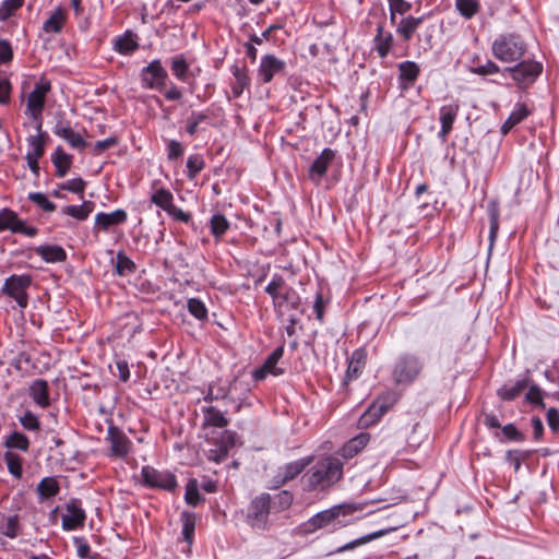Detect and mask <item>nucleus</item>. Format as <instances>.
Segmentation results:
<instances>
[{"mask_svg": "<svg viewBox=\"0 0 559 559\" xmlns=\"http://www.w3.org/2000/svg\"><path fill=\"white\" fill-rule=\"evenodd\" d=\"M342 475L343 463L337 457H324L304 474V489L307 491L325 490L336 484Z\"/></svg>", "mask_w": 559, "mask_h": 559, "instance_id": "nucleus-1", "label": "nucleus"}, {"mask_svg": "<svg viewBox=\"0 0 559 559\" xmlns=\"http://www.w3.org/2000/svg\"><path fill=\"white\" fill-rule=\"evenodd\" d=\"M29 390L31 396L37 405L41 407L49 405L48 384L45 380L39 379L34 381Z\"/></svg>", "mask_w": 559, "mask_h": 559, "instance_id": "nucleus-26", "label": "nucleus"}, {"mask_svg": "<svg viewBox=\"0 0 559 559\" xmlns=\"http://www.w3.org/2000/svg\"><path fill=\"white\" fill-rule=\"evenodd\" d=\"M22 426L27 430H38L39 420L32 412H26L20 419Z\"/></svg>", "mask_w": 559, "mask_h": 559, "instance_id": "nucleus-59", "label": "nucleus"}, {"mask_svg": "<svg viewBox=\"0 0 559 559\" xmlns=\"http://www.w3.org/2000/svg\"><path fill=\"white\" fill-rule=\"evenodd\" d=\"M127 221V212L116 210L111 213H98L95 216V227L102 230L108 229L110 226L122 224Z\"/></svg>", "mask_w": 559, "mask_h": 559, "instance_id": "nucleus-20", "label": "nucleus"}, {"mask_svg": "<svg viewBox=\"0 0 559 559\" xmlns=\"http://www.w3.org/2000/svg\"><path fill=\"white\" fill-rule=\"evenodd\" d=\"M284 355V347H276L265 359L264 364L253 372L255 380H263L269 374L277 377L284 372V369L278 365L280 360Z\"/></svg>", "mask_w": 559, "mask_h": 559, "instance_id": "nucleus-14", "label": "nucleus"}, {"mask_svg": "<svg viewBox=\"0 0 559 559\" xmlns=\"http://www.w3.org/2000/svg\"><path fill=\"white\" fill-rule=\"evenodd\" d=\"M210 226H211V233L216 238H219L229 228V223H228L227 218L224 215L215 214V215L212 216V218L210 221Z\"/></svg>", "mask_w": 559, "mask_h": 559, "instance_id": "nucleus-47", "label": "nucleus"}, {"mask_svg": "<svg viewBox=\"0 0 559 559\" xmlns=\"http://www.w3.org/2000/svg\"><path fill=\"white\" fill-rule=\"evenodd\" d=\"M492 55L503 61L512 62L519 60L526 51V45L519 35L506 34L499 36L492 43Z\"/></svg>", "mask_w": 559, "mask_h": 559, "instance_id": "nucleus-3", "label": "nucleus"}, {"mask_svg": "<svg viewBox=\"0 0 559 559\" xmlns=\"http://www.w3.org/2000/svg\"><path fill=\"white\" fill-rule=\"evenodd\" d=\"M53 133L67 141L73 148L84 150L87 146V142L70 126L57 123Z\"/></svg>", "mask_w": 559, "mask_h": 559, "instance_id": "nucleus-19", "label": "nucleus"}, {"mask_svg": "<svg viewBox=\"0 0 559 559\" xmlns=\"http://www.w3.org/2000/svg\"><path fill=\"white\" fill-rule=\"evenodd\" d=\"M36 253L49 263L63 262L67 259L66 251L59 246H40L36 248Z\"/></svg>", "mask_w": 559, "mask_h": 559, "instance_id": "nucleus-24", "label": "nucleus"}, {"mask_svg": "<svg viewBox=\"0 0 559 559\" xmlns=\"http://www.w3.org/2000/svg\"><path fill=\"white\" fill-rule=\"evenodd\" d=\"M116 270L119 275H123L135 270L134 262L128 258L122 251L117 253Z\"/></svg>", "mask_w": 559, "mask_h": 559, "instance_id": "nucleus-51", "label": "nucleus"}, {"mask_svg": "<svg viewBox=\"0 0 559 559\" xmlns=\"http://www.w3.org/2000/svg\"><path fill=\"white\" fill-rule=\"evenodd\" d=\"M19 519L16 515L9 516L3 528L2 534L10 538H14L17 535Z\"/></svg>", "mask_w": 559, "mask_h": 559, "instance_id": "nucleus-58", "label": "nucleus"}, {"mask_svg": "<svg viewBox=\"0 0 559 559\" xmlns=\"http://www.w3.org/2000/svg\"><path fill=\"white\" fill-rule=\"evenodd\" d=\"M527 386L526 380H520L512 386H503L498 391V395L506 401H512L518 397Z\"/></svg>", "mask_w": 559, "mask_h": 559, "instance_id": "nucleus-43", "label": "nucleus"}, {"mask_svg": "<svg viewBox=\"0 0 559 559\" xmlns=\"http://www.w3.org/2000/svg\"><path fill=\"white\" fill-rule=\"evenodd\" d=\"M107 440L110 443L111 455L124 459L130 453L132 442L119 428L109 426Z\"/></svg>", "mask_w": 559, "mask_h": 559, "instance_id": "nucleus-13", "label": "nucleus"}, {"mask_svg": "<svg viewBox=\"0 0 559 559\" xmlns=\"http://www.w3.org/2000/svg\"><path fill=\"white\" fill-rule=\"evenodd\" d=\"M488 212H489V217H490L489 238H490V247H491L495 241V238L498 234V229H499V209L496 205V203L490 204Z\"/></svg>", "mask_w": 559, "mask_h": 559, "instance_id": "nucleus-50", "label": "nucleus"}, {"mask_svg": "<svg viewBox=\"0 0 559 559\" xmlns=\"http://www.w3.org/2000/svg\"><path fill=\"white\" fill-rule=\"evenodd\" d=\"M284 288V280L282 277L273 278L269 285L265 287V292L273 298L274 304L284 293L282 292Z\"/></svg>", "mask_w": 559, "mask_h": 559, "instance_id": "nucleus-56", "label": "nucleus"}, {"mask_svg": "<svg viewBox=\"0 0 559 559\" xmlns=\"http://www.w3.org/2000/svg\"><path fill=\"white\" fill-rule=\"evenodd\" d=\"M141 476L143 484L150 488H158L167 491H174L177 488L176 477L168 471H158L147 465L142 467Z\"/></svg>", "mask_w": 559, "mask_h": 559, "instance_id": "nucleus-4", "label": "nucleus"}, {"mask_svg": "<svg viewBox=\"0 0 559 559\" xmlns=\"http://www.w3.org/2000/svg\"><path fill=\"white\" fill-rule=\"evenodd\" d=\"M271 497L263 493L252 500L248 512V522L254 528H265L270 514Z\"/></svg>", "mask_w": 559, "mask_h": 559, "instance_id": "nucleus-7", "label": "nucleus"}, {"mask_svg": "<svg viewBox=\"0 0 559 559\" xmlns=\"http://www.w3.org/2000/svg\"><path fill=\"white\" fill-rule=\"evenodd\" d=\"M204 414V426L224 428L228 425V419L224 416V414L213 407L209 406L203 409Z\"/></svg>", "mask_w": 559, "mask_h": 559, "instance_id": "nucleus-30", "label": "nucleus"}, {"mask_svg": "<svg viewBox=\"0 0 559 559\" xmlns=\"http://www.w3.org/2000/svg\"><path fill=\"white\" fill-rule=\"evenodd\" d=\"M59 484L53 477L43 478L37 486V492L43 499H48L56 496L59 492Z\"/></svg>", "mask_w": 559, "mask_h": 559, "instance_id": "nucleus-35", "label": "nucleus"}, {"mask_svg": "<svg viewBox=\"0 0 559 559\" xmlns=\"http://www.w3.org/2000/svg\"><path fill=\"white\" fill-rule=\"evenodd\" d=\"M393 36L391 33H384L383 25H378L374 38V47L381 58H384L392 46Z\"/></svg>", "mask_w": 559, "mask_h": 559, "instance_id": "nucleus-29", "label": "nucleus"}, {"mask_svg": "<svg viewBox=\"0 0 559 559\" xmlns=\"http://www.w3.org/2000/svg\"><path fill=\"white\" fill-rule=\"evenodd\" d=\"M117 144V139L115 136L107 138L102 141H97L94 144L93 151L96 155L102 154L104 151L115 146Z\"/></svg>", "mask_w": 559, "mask_h": 559, "instance_id": "nucleus-62", "label": "nucleus"}, {"mask_svg": "<svg viewBox=\"0 0 559 559\" xmlns=\"http://www.w3.org/2000/svg\"><path fill=\"white\" fill-rule=\"evenodd\" d=\"M365 365H366V354L360 349L355 350L352 354V357H350V360L348 364L346 379L352 380V379L357 378L362 372Z\"/></svg>", "mask_w": 559, "mask_h": 559, "instance_id": "nucleus-27", "label": "nucleus"}, {"mask_svg": "<svg viewBox=\"0 0 559 559\" xmlns=\"http://www.w3.org/2000/svg\"><path fill=\"white\" fill-rule=\"evenodd\" d=\"M390 4V19L392 22L395 20V14L407 13L412 9V4L404 0H389Z\"/></svg>", "mask_w": 559, "mask_h": 559, "instance_id": "nucleus-55", "label": "nucleus"}, {"mask_svg": "<svg viewBox=\"0 0 559 559\" xmlns=\"http://www.w3.org/2000/svg\"><path fill=\"white\" fill-rule=\"evenodd\" d=\"M185 500L188 504L197 506L201 501L197 479L192 478L186 485Z\"/></svg>", "mask_w": 559, "mask_h": 559, "instance_id": "nucleus-48", "label": "nucleus"}, {"mask_svg": "<svg viewBox=\"0 0 559 559\" xmlns=\"http://www.w3.org/2000/svg\"><path fill=\"white\" fill-rule=\"evenodd\" d=\"M183 154V147L180 142L171 140L168 143V159H176Z\"/></svg>", "mask_w": 559, "mask_h": 559, "instance_id": "nucleus-64", "label": "nucleus"}, {"mask_svg": "<svg viewBox=\"0 0 559 559\" xmlns=\"http://www.w3.org/2000/svg\"><path fill=\"white\" fill-rule=\"evenodd\" d=\"M394 399L388 394L374 401L368 409L359 417L358 426L360 428H368L376 424L393 405Z\"/></svg>", "mask_w": 559, "mask_h": 559, "instance_id": "nucleus-8", "label": "nucleus"}, {"mask_svg": "<svg viewBox=\"0 0 559 559\" xmlns=\"http://www.w3.org/2000/svg\"><path fill=\"white\" fill-rule=\"evenodd\" d=\"M511 73L512 79L520 87H526L532 84L543 71V66L539 62L525 60L514 67L506 69Z\"/></svg>", "mask_w": 559, "mask_h": 559, "instance_id": "nucleus-5", "label": "nucleus"}, {"mask_svg": "<svg viewBox=\"0 0 559 559\" xmlns=\"http://www.w3.org/2000/svg\"><path fill=\"white\" fill-rule=\"evenodd\" d=\"M151 202L167 212L174 205V195L169 190L159 188L151 195Z\"/></svg>", "mask_w": 559, "mask_h": 559, "instance_id": "nucleus-34", "label": "nucleus"}, {"mask_svg": "<svg viewBox=\"0 0 559 559\" xmlns=\"http://www.w3.org/2000/svg\"><path fill=\"white\" fill-rule=\"evenodd\" d=\"M188 310L189 312L199 320H204L207 318V309L205 305L198 298H190L188 300Z\"/></svg>", "mask_w": 559, "mask_h": 559, "instance_id": "nucleus-49", "label": "nucleus"}, {"mask_svg": "<svg viewBox=\"0 0 559 559\" xmlns=\"http://www.w3.org/2000/svg\"><path fill=\"white\" fill-rule=\"evenodd\" d=\"M188 63L183 58H175L171 62V71L179 80H185L188 72Z\"/></svg>", "mask_w": 559, "mask_h": 559, "instance_id": "nucleus-57", "label": "nucleus"}, {"mask_svg": "<svg viewBox=\"0 0 559 559\" xmlns=\"http://www.w3.org/2000/svg\"><path fill=\"white\" fill-rule=\"evenodd\" d=\"M52 163L56 167V175L58 177H64L72 165V157L59 146L55 151Z\"/></svg>", "mask_w": 559, "mask_h": 559, "instance_id": "nucleus-28", "label": "nucleus"}, {"mask_svg": "<svg viewBox=\"0 0 559 559\" xmlns=\"http://www.w3.org/2000/svg\"><path fill=\"white\" fill-rule=\"evenodd\" d=\"M472 71L479 75H488L499 72V67L493 61L488 60L485 64L473 68Z\"/></svg>", "mask_w": 559, "mask_h": 559, "instance_id": "nucleus-61", "label": "nucleus"}, {"mask_svg": "<svg viewBox=\"0 0 559 559\" xmlns=\"http://www.w3.org/2000/svg\"><path fill=\"white\" fill-rule=\"evenodd\" d=\"M459 105H445L440 109V122H441V131L440 138L445 141L448 134L451 132L454 120L459 112Z\"/></svg>", "mask_w": 559, "mask_h": 559, "instance_id": "nucleus-21", "label": "nucleus"}, {"mask_svg": "<svg viewBox=\"0 0 559 559\" xmlns=\"http://www.w3.org/2000/svg\"><path fill=\"white\" fill-rule=\"evenodd\" d=\"M167 78L166 70L157 59L148 63L141 72L143 85L152 90H162L166 84Z\"/></svg>", "mask_w": 559, "mask_h": 559, "instance_id": "nucleus-11", "label": "nucleus"}, {"mask_svg": "<svg viewBox=\"0 0 559 559\" xmlns=\"http://www.w3.org/2000/svg\"><path fill=\"white\" fill-rule=\"evenodd\" d=\"M182 519V535L188 544L192 543L194 530H195V515L192 513L183 512Z\"/></svg>", "mask_w": 559, "mask_h": 559, "instance_id": "nucleus-46", "label": "nucleus"}, {"mask_svg": "<svg viewBox=\"0 0 559 559\" xmlns=\"http://www.w3.org/2000/svg\"><path fill=\"white\" fill-rule=\"evenodd\" d=\"M236 433L229 430H226L222 435L221 445L218 449V454L214 456L215 461H221L225 459L228 454V450L235 445Z\"/></svg>", "mask_w": 559, "mask_h": 559, "instance_id": "nucleus-44", "label": "nucleus"}, {"mask_svg": "<svg viewBox=\"0 0 559 559\" xmlns=\"http://www.w3.org/2000/svg\"><path fill=\"white\" fill-rule=\"evenodd\" d=\"M393 530H395V527H392V528H389V530H381V531L368 534L366 536H362L360 538H357V539H355L353 542H349V543L345 544L344 546L340 547L337 551L338 552H343V551H346V550H352L355 547L364 545V544H366V543H368L370 540H373L376 538H379V537L388 534L389 532H391Z\"/></svg>", "mask_w": 559, "mask_h": 559, "instance_id": "nucleus-39", "label": "nucleus"}, {"mask_svg": "<svg viewBox=\"0 0 559 559\" xmlns=\"http://www.w3.org/2000/svg\"><path fill=\"white\" fill-rule=\"evenodd\" d=\"M456 10L465 19L473 17L479 10L478 0H455Z\"/></svg>", "mask_w": 559, "mask_h": 559, "instance_id": "nucleus-40", "label": "nucleus"}, {"mask_svg": "<svg viewBox=\"0 0 559 559\" xmlns=\"http://www.w3.org/2000/svg\"><path fill=\"white\" fill-rule=\"evenodd\" d=\"M313 461V456H306L295 462H290L280 468L274 477L275 487L278 488L286 483L296 478L304 469L309 466Z\"/></svg>", "mask_w": 559, "mask_h": 559, "instance_id": "nucleus-12", "label": "nucleus"}, {"mask_svg": "<svg viewBox=\"0 0 559 559\" xmlns=\"http://www.w3.org/2000/svg\"><path fill=\"white\" fill-rule=\"evenodd\" d=\"M285 68V62L273 55H265L261 59L259 68V75L264 83L272 81L273 76L282 72Z\"/></svg>", "mask_w": 559, "mask_h": 559, "instance_id": "nucleus-17", "label": "nucleus"}, {"mask_svg": "<svg viewBox=\"0 0 559 559\" xmlns=\"http://www.w3.org/2000/svg\"><path fill=\"white\" fill-rule=\"evenodd\" d=\"M233 74L235 82L231 85V91L234 97H239L242 94L245 87L249 85V78L246 71L238 68L237 66L233 68Z\"/></svg>", "mask_w": 559, "mask_h": 559, "instance_id": "nucleus-37", "label": "nucleus"}, {"mask_svg": "<svg viewBox=\"0 0 559 559\" xmlns=\"http://www.w3.org/2000/svg\"><path fill=\"white\" fill-rule=\"evenodd\" d=\"M138 43L133 38L131 33H126L123 36L119 37L115 41V48L120 53H130L133 52L138 48Z\"/></svg>", "mask_w": 559, "mask_h": 559, "instance_id": "nucleus-41", "label": "nucleus"}, {"mask_svg": "<svg viewBox=\"0 0 559 559\" xmlns=\"http://www.w3.org/2000/svg\"><path fill=\"white\" fill-rule=\"evenodd\" d=\"M4 462L7 464V467L9 472L16 478H20L22 476V459L20 455L13 453V452H5L4 454Z\"/></svg>", "mask_w": 559, "mask_h": 559, "instance_id": "nucleus-45", "label": "nucleus"}, {"mask_svg": "<svg viewBox=\"0 0 559 559\" xmlns=\"http://www.w3.org/2000/svg\"><path fill=\"white\" fill-rule=\"evenodd\" d=\"M24 0H5L0 5V20H8L19 8L23 5Z\"/></svg>", "mask_w": 559, "mask_h": 559, "instance_id": "nucleus-53", "label": "nucleus"}, {"mask_svg": "<svg viewBox=\"0 0 559 559\" xmlns=\"http://www.w3.org/2000/svg\"><path fill=\"white\" fill-rule=\"evenodd\" d=\"M85 181L82 178H73L62 185V189L74 192L83 193Z\"/></svg>", "mask_w": 559, "mask_h": 559, "instance_id": "nucleus-60", "label": "nucleus"}, {"mask_svg": "<svg viewBox=\"0 0 559 559\" xmlns=\"http://www.w3.org/2000/svg\"><path fill=\"white\" fill-rule=\"evenodd\" d=\"M420 360L412 355H406L401 358L394 368V378L399 383L412 382L421 370Z\"/></svg>", "mask_w": 559, "mask_h": 559, "instance_id": "nucleus-10", "label": "nucleus"}, {"mask_svg": "<svg viewBox=\"0 0 559 559\" xmlns=\"http://www.w3.org/2000/svg\"><path fill=\"white\" fill-rule=\"evenodd\" d=\"M3 230H10L28 237H33L37 234L35 227L27 226L24 221L19 218L15 212L9 209H2L0 211V231Z\"/></svg>", "mask_w": 559, "mask_h": 559, "instance_id": "nucleus-9", "label": "nucleus"}, {"mask_svg": "<svg viewBox=\"0 0 559 559\" xmlns=\"http://www.w3.org/2000/svg\"><path fill=\"white\" fill-rule=\"evenodd\" d=\"M421 22L423 17H415L408 15L407 17L402 19L396 31L404 38L405 41H408L413 37L415 31L418 28Z\"/></svg>", "mask_w": 559, "mask_h": 559, "instance_id": "nucleus-32", "label": "nucleus"}, {"mask_svg": "<svg viewBox=\"0 0 559 559\" xmlns=\"http://www.w3.org/2000/svg\"><path fill=\"white\" fill-rule=\"evenodd\" d=\"M28 199L45 212H53L56 210V205L41 192L29 193Z\"/></svg>", "mask_w": 559, "mask_h": 559, "instance_id": "nucleus-54", "label": "nucleus"}, {"mask_svg": "<svg viewBox=\"0 0 559 559\" xmlns=\"http://www.w3.org/2000/svg\"><path fill=\"white\" fill-rule=\"evenodd\" d=\"M334 158L335 152L331 148H324L310 166L309 178L318 183L325 176Z\"/></svg>", "mask_w": 559, "mask_h": 559, "instance_id": "nucleus-16", "label": "nucleus"}, {"mask_svg": "<svg viewBox=\"0 0 559 559\" xmlns=\"http://www.w3.org/2000/svg\"><path fill=\"white\" fill-rule=\"evenodd\" d=\"M85 512L76 502H70L62 515V527L67 531L75 530L84 524Z\"/></svg>", "mask_w": 559, "mask_h": 559, "instance_id": "nucleus-18", "label": "nucleus"}, {"mask_svg": "<svg viewBox=\"0 0 559 559\" xmlns=\"http://www.w3.org/2000/svg\"><path fill=\"white\" fill-rule=\"evenodd\" d=\"M400 79L413 84L419 75V67L414 61H404L399 64Z\"/></svg>", "mask_w": 559, "mask_h": 559, "instance_id": "nucleus-36", "label": "nucleus"}, {"mask_svg": "<svg viewBox=\"0 0 559 559\" xmlns=\"http://www.w3.org/2000/svg\"><path fill=\"white\" fill-rule=\"evenodd\" d=\"M204 159L200 155H191L187 160L188 177L194 179L197 175L204 168Z\"/></svg>", "mask_w": 559, "mask_h": 559, "instance_id": "nucleus-52", "label": "nucleus"}, {"mask_svg": "<svg viewBox=\"0 0 559 559\" xmlns=\"http://www.w3.org/2000/svg\"><path fill=\"white\" fill-rule=\"evenodd\" d=\"M278 316L284 317L289 309L297 310L300 307V298L292 288L285 289L274 304Z\"/></svg>", "mask_w": 559, "mask_h": 559, "instance_id": "nucleus-22", "label": "nucleus"}, {"mask_svg": "<svg viewBox=\"0 0 559 559\" xmlns=\"http://www.w3.org/2000/svg\"><path fill=\"white\" fill-rule=\"evenodd\" d=\"M38 130H40V124L38 126ZM46 140L47 134L41 131L36 135L28 136L27 143L29 145V150L26 156L40 158L45 153Z\"/></svg>", "mask_w": 559, "mask_h": 559, "instance_id": "nucleus-25", "label": "nucleus"}, {"mask_svg": "<svg viewBox=\"0 0 559 559\" xmlns=\"http://www.w3.org/2000/svg\"><path fill=\"white\" fill-rule=\"evenodd\" d=\"M4 445L8 449H19L22 451H27L29 447V441L26 436L21 432L14 431L8 436L4 441Z\"/></svg>", "mask_w": 559, "mask_h": 559, "instance_id": "nucleus-42", "label": "nucleus"}, {"mask_svg": "<svg viewBox=\"0 0 559 559\" xmlns=\"http://www.w3.org/2000/svg\"><path fill=\"white\" fill-rule=\"evenodd\" d=\"M362 504L342 503L334 506L330 509L318 512L302 524V531L306 534H312L316 531L330 525L334 520L340 516L350 515L357 511L362 510Z\"/></svg>", "mask_w": 559, "mask_h": 559, "instance_id": "nucleus-2", "label": "nucleus"}, {"mask_svg": "<svg viewBox=\"0 0 559 559\" xmlns=\"http://www.w3.org/2000/svg\"><path fill=\"white\" fill-rule=\"evenodd\" d=\"M50 82L41 80L35 85L34 91L27 97V108L34 117L41 114L46 94L50 91Z\"/></svg>", "mask_w": 559, "mask_h": 559, "instance_id": "nucleus-15", "label": "nucleus"}, {"mask_svg": "<svg viewBox=\"0 0 559 559\" xmlns=\"http://www.w3.org/2000/svg\"><path fill=\"white\" fill-rule=\"evenodd\" d=\"M94 204L91 201H85L81 205H67L62 209L66 215L83 221L87 218L90 213L93 211Z\"/></svg>", "mask_w": 559, "mask_h": 559, "instance_id": "nucleus-33", "label": "nucleus"}, {"mask_svg": "<svg viewBox=\"0 0 559 559\" xmlns=\"http://www.w3.org/2000/svg\"><path fill=\"white\" fill-rule=\"evenodd\" d=\"M530 115V110L524 104L516 105L515 109L510 114L508 119L501 127V132L507 134L514 126L520 123Z\"/></svg>", "mask_w": 559, "mask_h": 559, "instance_id": "nucleus-31", "label": "nucleus"}, {"mask_svg": "<svg viewBox=\"0 0 559 559\" xmlns=\"http://www.w3.org/2000/svg\"><path fill=\"white\" fill-rule=\"evenodd\" d=\"M526 400L533 404L543 405V392L537 385H531L526 394Z\"/></svg>", "mask_w": 559, "mask_h": 559, "instance_id": "nucleus-63", "label": "nucleus"}, {"mask_svg": "<svg viewBox=\"0 0 559 559\" xmlns=\"http://www.w3.org/2000/svg\"><path fill=\"white\" fill-rule=\"evenodd\" d=\"M31 283L32 277L29 275H12L7 278L2 290L13 298L21 308H25L28 301L26 288Z\"/></svg>", "mask_w": 559, "mask_h": 559, "instance_id": "nucleus-6", "label": "nucleus"}, {"mask_svg": "<svg viewBox=\"0 0 559 559\" xmlns=\"http://www.w3.org/2000/svg\"><path fill=\"white\" fill-rule=\"evenodd\" d=\"M370 435L361 432L356 437L352 438L342 449V455L344 457H353L358 454L369 442Z\"/></svg>", "mask_w": 559, "mask_h": 559, "instance_id": "nucleus-23", "label": "nucleus"}, {"mask_svg": "<svg viewBox=\"0 0 559 559\" xmlns=\"http://www.w3.org/2000/svg\"><path fill=\"white\" fill-rule=\"evenodd\" d=\"M64 20V12L61 9H57L50 17L45 21L43 28L47 33H59L63 26Z\"/></svg>", "mask_w": 559, "mask_h": 559, "instance_id": "nucleus-38", "label": "nucleus"}]
</instances>
